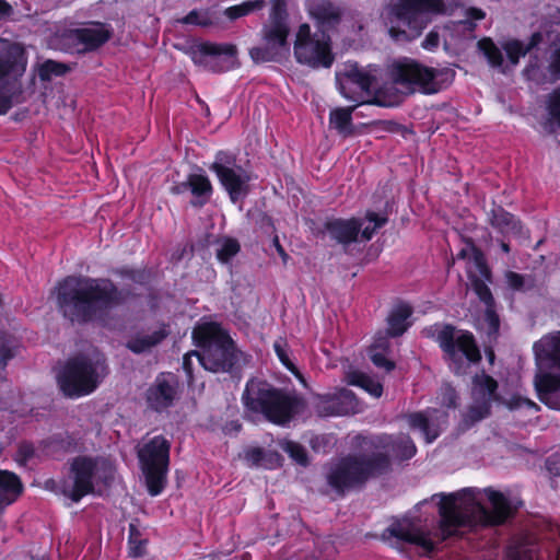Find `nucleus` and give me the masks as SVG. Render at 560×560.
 Returning a JSON list of instances; mask_svg holds the SVG:
<instances>
[{
    "label": "nucleus",
    "mask_w": 560,
    "mask_h": 560,
    "mask_svg": "<svg viewBox=\"0 0 560 560\" xmlns=\"http://www.w3.org/2000/svg\"><path fill=\"white\" fill-rule=\"evenodd\" d=\"M429 505L438 508L439 528L427 530L419 522L402 521L393 524L388 532L395 538L416 545L425 553L456 530L468 524L499 525L504 523L513 512L511 501L491 488H464L459 491L434 494L421 502L418 508Z\"/></svg>",
    "instance_id": "1"
},
{
    "label": "nucleus",
    "mask_w": 560,
    "mask_h": 560,
    "mask_svg": "<svg viewBox=\"0 0 560 560\" xmlns=\"http://www.w3.org/2000/svg\"><path fill=\"white\" fill-rule=\"evenodd\" d=\"M337 83L346 100L363 104L374 96L383 106L397 104L400 94L439 91L436 71L411 59L393 62L387 69L386 80L376 67L360 68L357 63L347 62L337 72Z\"/></svg>",
    "instance_id": "2"
},
{
    "label": "nucleus",
    "mask_w": 560,
    "mask_h": 560,
    "mask_svg": "<svg viewBox=\"0 0 560 560\" xmlns=\"http://www.w3.org/2000/svg\"><path fill=\"white\" fill-rule=\"evenodd\" d=\"M58 303L71 320H86L118 305L122 295L105 279H65L57 289Z\"/></svg>",
    "instance_id": "3"
},
{
    "label": "nucleus",
    "mask_w": 560,
    "mask_h": 560,
    "mask_svg": "<svg viewBox=\"0 0 560 560\" xmlns=\"http://www.w3.org/2000/svg\"><path fill=\"white\" fill-rule=\"evenodd\" d=\"M308 11L318 21L319 30L312 33L308 24L300 25L293 46L295 59L312 68H329L334 56L326 31L338 21V10L331 3L318 0L308 4Z\"/></svg>",
    "instance_id": "4"
},
{
    "label": "nucleus",
    "mask_w": 560,
    "mask_h": 560,
    "mask_svg": "<svg viewBox=\"0 0 560 560\" xmlns=\"http://www.w3.org/2000/svg\"><path fill=\"white\" fill-rule=\"evenodd\" d=\"M382 445L384 454H380L381 457L374 462L357 457H348L339 462L328 474L329 485L337 490H343L381 472L387 467L388 456L408 459L416 454V446L408 436H401L398 440L386 436L382 439Z\"/></svg>",
    "instance_id": "5"
},
{
    "label": "nucleus",
    "mask_w": 560,
    "mask_h": 560,
    "mask_svg": "<svg viewBox=\"0 0 560 560\" xmlns=\"http://www.w3.org/2000/svg\"><path fill=\"white\" fill-rule=\"evenodd\" d=\"M192 338L201 351L184 357L183 368L192 381V358L207 371L225 372L234 361L235 347L232 339L214 323H200L192 331Z\"/></svg>",
    "instance_id": "6"
},
{
    "label": "nucleus",
    "mask_w": 560,
    "mask_h": 560,
    "mask_svg": "<svg viewBox=\"0 0 560 560\" xmlns=\"http://www.w3.org/2000/svg\"><path fill=\"white\" fill-rule=\"evenodd\" d=\"M538 372L534 385L539 400L560 410V331L542 336L533 346Z\"/></svg>",
    "instance_id": "7"
},
{
    "label": "nucleus",
    "mask_w": 560,
    "mask_h": 560,
    "mask_svg": "<svg viewBox=\"0 0 560 560\" xmlns=\"http://www.w3.org/2000/svg\"><path fill=\"white\" fill-rule=\"evenodd\" d=\"M443 10L442 0H399L385 16L388 34L400 43L416 39Z\"/></svg>",
    "instance_id": "8"
},
{
    "label": "nucleus",
    "mask_w": 560,
    "mask_h": 560,
    "mask_svg": "<svg viewBox=\"0 0 560 560\" xmlns=\"http://www.w3.org/2000/svg\"><path fill=\"white\" fill-rule=\"evenodd\" d=\"M107 371L97 352L78 355L67 362L57 376L60 389L69 397H81L94 392Z\"/></svg>",
    "instance_id": "9"
},
{
    "label": "nucleus",
    "mask_w": 560,
    "mask_h": 560,
    "mask_svg": "<svg viewBox=\"0 0 560 560\" xmlns=\"http://www.w3.org/2000/svg\"><path fill=\"white\" fill-rule=\"evenodd\" d=\"M458 259L466 261V270L471 285L485 305V314L478 320L477 327L485 330L489 336H494L499 329V317L492 308V295L487 287L489 269L480 250L471 243H466L457 255Z\"/></svg>",
    "instance_id": "10"
},
{
    "label": "nucleus",
    "mask_w": 560,
    "mask_h": 560,
    "mask_svg": "<svg viewBox=\"0 0 560 560\" xmlns=\"http://www.w3.org/2000/svg\"><path fill=\"white\" fill-rule=\"evenodd\" d=\"M113 471V464L106 458L79 456L71 464L70 472L62 483V492L78 502L93 492L95 486L106 483Z\"/></svg>",
    "instance_id": "11"
},
{
    "label": "nucleus",
    "mask_w": 560,
    "mask_h": 560,
    "mask_svg": "<svg viewBox=\"0 0 560 560\" xmlns=\"http://www.w3.org/2000/svg\"><path fill=\"white\" fill-rule=\"evenodd\" d=\"M248 410L264 415L269 421L277 424L287 423L298 411L299 401L272 389L268 384L250 381L243 395Z\"/></svg>",
    "instance_id": "12"
},
{
    "label": "nucleus",
    "mask_w": 560,
    "mask_h": 560,
    "mask_svg": "<svg viewBox=\"0 0 560 560\" xmlns=\"http://www.w3.org/2000/svg\"><path fill=\"white\" fill-rule=\"evenodd\" d=\"M26 62L20 44L0 38V114L18 102L20 88L16 81L25 71Z\"/></svg>",
    "instance_id": "13"
},
{
    "label": "nucleus",
    "mask_w": 560,
    "mask_h": 560,
    "mask_svg": "<svg viewBox=\"0 0 560 560\" xmlns=\"http://www.w3.org/2000/svg\"><path fill=\"white\" fill-rule=\"evenodd\" d=\"M138 457L151 495L162 492L170 463V443L163 436H154L138 450Z\"/></svg>",
    "instance_id": "14"
},
{
    "label": "nucleus",
    "mask_w": 560,
    "mask_h": 560,
    "mask_svg": "<svg viewBox=\"0 0 560 560\" xmlns=\"http://www.w3.org/2000/svg\"><path fill=\"white\" fill-rule=\"evenodd\" d=\"M436 338L455 373H462L465 365L480 360L479 349L470 332L444 326L439 330Z\"/></svg>",
    "instance_id": "15"
},
{
    "label": "nucleus",
    "mask_w": 560,
    "mask_h": 560,
    "mask_svg": "<svg viewBox=\"0 0 560 560\" xmlns=\"http://www.w3.org/2000/svg\"><path fill=\"white\" fill-rule=\"evenodd\" d=\"M289 28L281 16L271 18L262 28V44L250 49L249 54L255 62L279 60L290 52L287 40Z\"/></svg>",
    "instance_id": "16"
},
{
    "label": "nucleus",
    "mask_w": 560,
    "mask_h": 560,
    "mask_svg": "<svg viewBox=\"0 0 560 560\" xmlns=\"http://www.w3.org/2000/svg\"><path fill=\"white\" fill-rule=\"evenodd\" d=\"M211 170L217 174L233 202H237L246 195L249 176L241 166L235 164L232 154L219 152Z\"/></svg>",
    "instance_id": "17"
},
{
    "label": "nucleus",
    "mask_w": 560,
    "mask_h": 560,
    "mask_svg": "<svg viewBox=\"0 0 560 560\" xmlns=\"http://www.w3.org/2000/svg\"><path fill=\"white\" fill-rule=\"evenodd\" d=\"M236 47L232 44L201 43L191 48L194 63L211 71H226L237 65Z\"/></svg>",
    "instance_id": "18"
},
{
    "label": "nucleus",
    "mask_w": 560,
    "mask_h": 560,
    "mask_svg": "<svg viewBox=\"0 0 560 560\" xmlns=\"http://www.w3.org/2000/svg\"><path fill=\"white\" fill-rule=\"evenodd\" d=\"M478 47L487 58L489 65L500 69L502 72H506L515 67L520 58L525 56L529 50V47L524 46V44L518 40H508L500 48L490 38L479 40Z\"/></svg>",
    "instance_id": "19"
},
{
    "label": "nucleus",
    "mask_w": 560,
    "mask_h": 560,
    "mask_svg": "<svg viewBox=\"0 0 560 560\" xmlns=\"http://www.w3.org/2000/svg\"><path fill=\"white\" fill-rule=\"evenodd\" d=\"M110 30L101 23H94L84 28L71 30L63 35L65 44L61 49L83 52L103 45L110 37Z\"/></svg>",
    "instance_id": "20"
},
{
    "label": "nucleus",
    "mask_w": 560,
    "mask_h": 560,
    "mask_svg": "<svg viewBox=\"0 0 560 560\" xmlns=\"http://www.w3.org/2000/svg\"><path fill=\"white\" fill-rule=\"evenodd\" d=\"M497 383L486 374L476 375L472 381L471 399L467 418L479 421L489 415L491 402L495 398Z\"/></svg>",
    "instance_id": "21"
},
{
    "label": "nucleus",
    "mask_w": 560,
    "mask_h": 560,
    "mask_svg": "<svg viewBox=\"0 0 560 560\" xmlns=\"http://www.w3.org/2000/svg\"><path fill=\"white\" fill-rule=\"evenodd\" d=\"M485 12L470 8L466 12V20L453 22L442 27V38L446 49H457L465 40L474 38L475 22L485 18Z\"/></svg>",
    "instance_id": "22"
},
{
    "label": "nucleus",
    "mask_w": 560,
    "mask_h": 560,
    "mask_svg": "<svg viewBox=\"0 0 560 560\" xmlns=\"http://www.w3.org/2000/svg\"><path fill=\"white\" fill-rule=\"evenodd\" d=\"M409 427L419 431L427 443H432L447 424V411L430 408L424 412H415L407 417Z\"/></svg>",
    "instance_id": "23"
},
{
    "label": "nucleus",
    "mask_w": 560,
    "mask_h": 560,
    "mask_svg": "<svg viewBox=\"0 0 560 560\" xmlns=\"http://www.w3.org/2000/svg\"><path fill=\"white\" fill-rule=\"evenodd\" d=\"M318 409L322 413L346 415L360 411V406L350 389L341 388L334 394H327L320 398Z\"/></svg>",
    "instance_id": "24"
},
{
    "label": "nucleus",
    "mask_w": 560,
    "mask_h": 560,
    "mask_svg": "<svg viewBox=\"0 0 560 560\" xmlns=\"http://www.w3.org/2000/svg\"><path fill=\"white\" fill-rule=\"evenodd\" d=\"M176 396V378L173 374H161L149 388L148 404L155 410H162L170 405Z\"/></svg>",
    "instance_id": "25"
},
{
    "label": "nucleus",
    "mask_w": 560,
    "mask_h": 560,
    "mask_svg": "<svg viewBox=\"0 0 560 560\" xmlns=\"http://www.w3.org/2000/svg\"><path fill=\"white\" fill-rule=\"evenodd\" d=\"M168 335L166 325L155 323L136 332L127 342V347L136 353L144 352L159 345Z\"/></svg>",
    "instance_id": "26"
},
{
    "label": "nucleus",
    "mask_w": 560,
    "mask_h": 560,
    "mask_svg": "<svg viewBox=\"0 0 560 560\" xmlns=\"http://www.w3.org/2000/svg\"><path fill=\"white\" fill-rule=\"evenodd\" d=\"M330 236L340 243L347 244L359 238L358 219H336L327 223Z\"/></svg>",
    "instance_id": "27"
},
{
    "label": "nucleus",
    "mask_w": 560,
    "mask_h": 560,
    "mask_svg": "<svg viewBox=\"0 0 560 560\" xmlns=\"http://www.w3.org/2000/svg\"><path fill=\"white\" fill-rule=\"evenodd\" d=\"M491 223L503 234L512 236L523 235V226L521 222L514 215L501 208L492 211Z\"/></svg>",
    "instance_id": "28"
},
{
    "label": "nucleus",
    "mask_w": 560,
    "mask_h": 560,
    "mask_svg": "<svg viewBox=\"0 0 560 560\" xmlns=\"http://www.w3.org/2000/svg\"><path fill=\"white\" fill-rule=\"evenodd\" d=\"M412 310L406 303L397 304L388 316V334L390 336H399L404 334L410 325L408 318Z\"/></svg>",
    "instance_id": "29"
},
{
    "label": "nucleus",
    "mask_w": 560,
    "mask_h": 560,
    "mask_svg": "<svg viewBox=\"0 0 560 560\" xmlns=\"http://www.w3.org/2000/svg\"><path fill=\"white\" fill-rule=\"evenodd\" d=\"M347 378L349 384L363 388L371 396L375 398L382 396L383 386L380 381L361 372L349 373Z\"/></svg>",
    "instance_id": "30"
},
{
    "label": "nucleus",
    "mask_w": 560,
    "mask_h": 560,
    "mask_svg": "<svg viewBox=\"0 0 560 560\" xmlns=\"http://www.w3.org/2000/svg\"><path fill=\"white\" fill-rule=\"evenodd\" d=\"M388 349V340L385 336H380L375 339L370 349V358L377 368H384L389 371L394 368V363L386 359V351Z\"/></svg>",
    "instance_id": "31"
},
{
    "label": "nucleus",
    "mask_w": 560,
    "mask_h": 560,
    "mask_svg": "<svg viewBox=\"0 0 560 560\" xmlns=\"http://www.w3.org/2000/svg\"><path fill=\"white\" fill-rule=\"evenodd\" d=\"M352 107L336 108L331 110L329 124L341 135H350L352 131L351 113Z\"/></svg>",
    "instance_id": "32"
},
{
    "label": "nucleus",
    "mask_w": 560,
    "mask_h": 560,
    "mask_svg": "<svg viewBox=\"0 0 560 560\" xmlns=\"http://www.w3.org/2000/svg\"><path fill=\"white\" fill-rule=\"evenodd\" d=\"M385 222V218L380 217L374 212H369L364 219L358 220L359 235L361 240H371L375 231L384 225Z\"/></svg>",
    "instance_id": "33"
},
{
    "label": "nucleus",
    "mask_w": 560,
    "mask_h": 560,
    "mask_svg": "<svg viewBox=\"0 0 560 560\" xmlns=\"http://www.w3.org/2000/svg\"><path fill=\"white\" fill-rule=\"evenodd\" d=\"M548 121L560 127V86L552 90L545 98Z\"/></svg>",
    "instance_id": "34"
},
{
    "label": "nucleus",
    "mask_w": 560,
    "mask_h": 560,
    "mask_svg": "<svg viewBox=\"0 0 560 560\" xmlns=\"http://www.w3.org/2000/svg\"><path fill=\"white\" fill-rule=\"evenodd\" d=\"M264 7L262 0L246 1L237 5L228 8L224 13L230 20H235L245 16L254 11L260 10Z\"/></svg>",
    "instance_id": "35"
},
{
    "label": "nucleus",
    "mask_w": 560,
    "mask_h": 560,
    "mask_svg": "<svg viewBox=\"0 0 560 560\" xmlns=\"http://www.w3.org/2000/svg\"><path fill=\"white\" fill-rule=\"evenodd\" d=\"M188 185L192 195L197 197H209L212 191L209 178L203 174H191L188 177Z\"/></svg>",
    "instance_id": "36"
},
{
    "label": "nucleus",
    "mask_w": 560,
    "mask_h": 560,
    "mask_svg": "<svg viewBox=\"0 0 560 560\" xmlns=\"http://www.w3.org/2000/svg\"><path fill=\"white\" fill-rule=\"evenodd\" d=\"M240 252V244L234 238H223L218 243L217 257L221 262H229Z\"/></svg>",
    "instance_id": "37"
},
{
    "label": "nucleus",
    "mask_w": 560,
    "mask_h": 560,
    "mask_svg": "<svg viewBox=\"0 0 560 560\" xmlns=\"http://www.w3.org/2000/svg\"><path fill=\"white\" fill-rule=\"evenodd\" d=\"M549 80L556 81L560 79V34L552 45L548 65Z\"/></svg>",
    "instance_id": "38"
},
{
    "label": "nucleus",
    "mask_w": 560,
    "mask_h": 560,
    "mask_svg": "<svg viewBox=\"0 0 560 560\" xmlns=\"http://www.w3.org/2000/svg\"><path fill=\"white\" fill-rule=\"evenodd\" d=\"M281 448L289 454V456L294 459L298 464L305 465L307 463V454L305 448L293 442V441H282L280 443Z\"/></svg>",
    "instance_id": "39"
},
{
    "label": "nucleus",
    "mask_w": 560,
    "mask_h": 560,
    "mask_svg": "<svg viewBox=\"0 0 560 560\" xmlns=\"http://www.w3.org/2000/svg\"><path fill=\"white\" fill-rule=\"evenodd\" d=\"M147 541L140 537L135 525H130L129 535V555L133 558H138L144 555Z\"/></svg>",
    "instance_id": "40"
},
{
    "label": "nucleus",
    "mask_w": 560,
    "mask_h": 560,
    "mask_svg": "<svg viewBox=\"0 0 560 560\" xmlns=\"http://www.w3.org/2000/svg\"><path fill=\"white\" fill-rule=\"evenodd\" d=\"M68 71V67L63 63L47 60L39 67V77L42 80H49L54 75H61Z\"/></svg>",
    "instance_id": "41"
},
{
    "label": "nucleus",
    "mask_w": 560,
    "mask_h": 560,
    "mask_svg": "<svg viewBox=\"0 0 560 560\" xmlns=\"http://www.w3.org/2000/svg\"><path fill=\"white\" fill-rule=\"evenodd\" d=\"M438 400L441 406L446 407L447 409L456 407L457 396L453 387L448 384H445L441 387L440 394L438 396Z\"/></svg>",
    "instance_id": "42"
},
{
    "label": "nucleus",
    "mask_w": 560,
    "mask_h": 560,
    "mask_svg": "<svg viewBox=\"0 0 560 560\" xmlns=\"http://www.w3.org/2000/svg\"><path fill=\"white\" fill-rule=\"evenodd\" d=\"M273 347H275V351H276L279 360L281 361V363L288 370H290L292 373H294L299 378H302L301 375L299 374L296 368L294 366V364L291 362V360L288 357V353L284 349V342L282 340H278L275 342Z\"/></svg>",
    "instance_id": "43"
},
{
    "label": "nucleus",
    "mask_w": 560,
    "mask_h": 560,
    "mask_svg": "<svg viewBox=\"0 0 560 560\" xmlns=\"http://www.w3.org/2000/svg\"><path fill=\"white\" fill-rule=\"evenodd\" d=\"M183 22L186 24L208 26L212 23V20L207 12L192 11L184 18Z\"/></svg>",
    "instance_id": "44"
},
{
    "label": "nucleus",
    "mask_w": 560,
    "mask_h": 560,
    "mask_svg": "<svg viewBox=\"0 0 560 560\" xmlns=\"http://www.w3.org/2000/svg\"><path fill=\"white\" fill-rule=\"evenodd\" d=\"M441 37H442V28H438V27L434 28L423 39L422 47L425 50H430V51L434 50L435 48H438Z\"/></svg>",
    "instance_id": "45"
},
{
    "label": "nucleus",
    "mask_w": 560,
    "mask_h": 560,
    "mask_svg": "<svg viewBox=\"0 0 560 560\" xmlns=\"http://www.w3.org/2000/svg\"><path fill=\"white\" fill-rule=\"evenodd\" d=\"M504 404L510 409H517V408L526 407V408H532V409L538 410V406L534 401H532L530 399L521 397V396H513L511 399L505 400Z\"/></svg>",
    "instance_id": "46"
},
{
    "label": "nucleus",
    "mask_w": 560,
    "mask_h": 560,
    "mask_svg": "<svg viewBox=\"0 0 560 560\" xmlns=\"http://www.w3.org/2000/svg\"><path fill=\"white\" fill-rule=\"evenodd\" d=\"M508 560H533L532 550L524 547L511 549L508 555Z\"/></svg>",
    "instance_id": "47"
},
{
    "label": "nucleus",
    "mask_w": 560,
    "mask_h": 560,
    "mask_svg": "<svg viewBox=\"0 0 560 560\" xmlns=\"http://www.w3.org/2000/svg\"><path fill=\"white\" fill-rule=\"evenodd\" d=\"M506 281L509 285L513 289H520L523 285V277L515 273V272H508L506 273Z\"/></svg>",
    "instance_id": "48"
},
{
    "label": "nucleus",
    "mask_w": 560,
    "mask_h": 560,
    "mask_svg": "<svg viewBox=\"0 0 560 560\" xmlns=\"http://www.w3.org/2000/svg\"><path fill=\"white\" fill-rule=\"evenodd\" d=\"M15 352L8 347H2L0 350V368H3L7 364V361L13 358Z\"/></svg>",
    "instance_id": "49"
},
{
    "label": "nucleus",
    "mask_w": 560,
    "mask_h": 560,
    "mask_svg": "<svg viewBox=\"0 0 560 560\" xmlns=\"http://www.w3.org/2000/svg\"><path fill=\"white\" fill-rule=\"evenodd\" d=\"M262 452L258 448L250 450L246 454V458L254 465H259L261 459Z\"/></svg>",
    "instance_id": "50"
},
{
    "label": "nucleus",
    "mask_w": 560,
    "mask_h": 560,
    "mask_svg": "<svg viewBox=\"0 0 560 560\" xmlns=\"http://www.w3.org/2000/svg\"><path fill=\"white\" fill-rule=\"evenodd\" d=\"M11 12L12 7L5 0H0V20L9 16Z\"/></svg>",
    "instance_id": "51"
},
{
    "label": "nucleus",
    "mask_w": 560,
    "mask_h": 560,
    "mask_svg": "<svg viewBox=\"0 0 560 560\" xmlns=\"http://www.w3.org/2000/svg\"><path fill=\"white\" fill-rule=\"evenodd\" d=\"M273 3V13L271 18L280 16L281 7L283 4V0H271Z\"/></svg>",
    "instance_id": "52"
},
{
    "label": "nucleus",
    "mask_w": 560,
    "mask_h": 560,
    "mask_svg": "<svg viewBox=\"0 0 560 560\" xmlns=\"http://www.w3.org/2000/svg\"><path fill=\"white\" fill-rule=\"evenodd\" d=\"M526 74H527L528 79L538 81L537 69L534 66H530L526 69Z\"/></svg>",
    "instance_id": "53"
},
{
    "label": "nucleus",
    "mask_w": 560,
    "mask_h": 560,
    "mask_svg": "<svg viewBox=\"0 0 560 560\" xmlns=\"http://www.w3.org/2000/svg\"><path fill=\"white\" fill-rule=\"evenodd\" d=\"M273 244H275V246H276V248H277V252L280 254V256L282 257V259L285 261L288 256H287V254H285L284 249L282 248V246L280 245L278 237H276V238L273 240Z\"/></svg>",
    "instance_id": "54"
},
{
    "label": "nucleus",
    "mask_w": 560,
    "mask_h": 560,
    "mask_svg": "<svg viewBox=\"0 0 560 560\" xmlns=\"http://www.w3.org/2000/svg\"><path fill=\"white\" fill-rule=\"evenodd\" d=\"M557 532L560 536V528L558 526H557ZM553 548H555L553 552L557 556V560H560V546L558 544H556Z\"/></svg>",
    "instance_id": "55"
},
{
    "label": "nucleus",
    "mask_w": 560,
    "mask_h": 560,
    "mask_svg": "<svg viewBox=\"0 0 560 560\" xmlns=\"http://www.w3.org/2000/svg\"><path fill=\"white\" fill-rule=\"evenodd\" d=\"M501 248H502V250H503L504 253H509V250H510L509 245H508L506 243H504V242L501 244Z\"/></svg>",
    "instance_id": "56"
},
{
    "label": "nucleus",
    "mask_w": 560,
    "mask_h": 560,
    "mask_svg": "<svg viewBox=\"0 0 560 560\" xmlns=\"http://www.w3.org/2000/svg\"><path fill=\"white\" fill-rule=\"evenodd\" d=\"M488 355H489V360H490V362H493V359H494V354H493V352H492V351H490V352L488 353Z\"/></svg>",
    "instance_id": "57"
},
{
    "label": "nucleus",
    "mask_w": 560,
    "mask_h": 560,
    "mask_svg": "<svg viewBox=\"0 0 560 560\" xmlns=\"http://www.w3.org/2000/svg\"><path fill=\"white\" fill-rule=\"evenodd\" d=\"M538 37H539V35H538V34H535V35L533 36V42H534V44H536V40H537V38H538Z\"/></svg>",
    "instance_id": "58"
}]
</instances>
